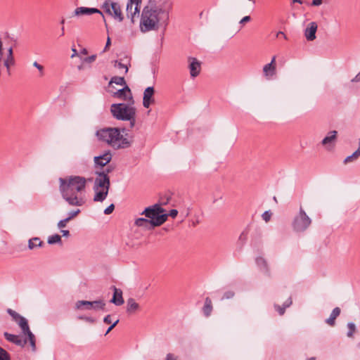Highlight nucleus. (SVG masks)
Segmentation results:
<instances>
[{"label":"nucleus","mask_w":360,"mask_h":360,"mask_svg":"<svg viewBox=\"0 0 360 360\" xmlns=\"http://www.w3.org/2000/svg\"><path fill=\"white\" fill-rule=\"evenodd\" d=\"M59 191L62 198L71 206H82L84 203L81 193L84 191L86 179L80 176H70L58 179Z\"/></svg>","instance_id":"1"},{"label":"nucleus","mask_w":360,"mask_h":360,"mask_svg":"<svg viewBox=\"0 0 360 360\" xmlns=\"http://www.w3.org/2000/svg\"><path fill=\"white\" fill-rule=\"evenodd\" d=\"M170 6H146L143 8L140 22L141 30L146 32L156 30L158 25L165 27L169 20Z\"/></svg>","instance_id":"2"},{"label":"nucleus","mask_w":360,"mask_h":360,"mask_svg":"<svg viewBox=\"0 0 360 360\" xmlns=\"http://www.w3.org/2000/svg\"><path fill=\"white\" fill-rule=\"evenodd\" d=\"M110 112L117 120L129 121L130 128L134 127L136 123V108L124 103H113L110 106Z\"/></svg>","instance_id":"3"},{"label":"nucleus","mask_w":360,"mask_h":360,"mask_svg":"<svg viewBox=\"0 0 360 360\" xmlns=\"http://www.w3.org/2000/svg\"><path fill=\"white\" fill-rule=\"evenodd\" d=\"M165 210L158 203L152 206L146 207L145 210L141 213L144 214L148 218L151 224L155 226H159L164 224L168 217V214L165 213Z\"/></svg>","instance_id":"4"},{"label":"nucleus","mask_w":360,"mask_h":360,"mask_svg":"<svg viewBox=\"0 0 360 360\" xmlns=\"http://www.w3.org/2000/svg\"><path fill=\"white\" fill-rule=\"evenodd\" d=\"M7 312L20 327L22 333L28 336L32 349L34 352L36 350L35 336L30 329L27 320L11 309H8Z\"/></svg>","instance_id":"5"},{"label":"nucleus","mask_w":360,"mask_h":360,"mask_svg":"<svg viewBox=\"0 0 360 360\" xmlns=\"http://www.w3.org/2000/svg\"><path fill=\"white\" fill-rule=\"evenodd\" d=\"M311 219L307 214L302 207H300L299 212L296 214L292 222V227L295 232H304L311 225Z\"/></svg>","instance_id":"6"},{"label":"nucleus","mask_w":360,"mask_h":360,"mask_svg":"<svg viewBox=\"0 0 360 360\" xmlns=\"http://www.w3.org/2000/svg\"><path fill=\"white\" fill-rule=\"evenodd\" d=\"M127 129L125 128L117 127V135L114 134L112 141V148L115 150L124 149L129 148L132 143V140L127 137Z\"/></svg>","instance_id":"7"},{"label":"nucleus","mask_w":360,"mask_h":360,"mask_svg":"<svg viewBox=\"0 0 360 360\" xmlns=\"http://www.w3.org/2000/svg\"><path fill=\"white\" fill-rule=\"evenodd\" d=\"M114 134H118L117 133V127H105L97 130L96 132V136L98 141L106 143L112 148Z\"/></svg>","instance_id":"8"},{"label":"nucleus","mask_w":360,"mask_h":360,"mask_svg":"<svg viewBox=\"0 0 360 360\" xmlns=\"http://www.w3.org/2000/svg\"><path fill=\"white\" fill-rule=\"evenodd\" d=\"M83 307L86 310H105V302L103 300L94 301L79 300L75 304V307L77 309H82Z\"/></svg>","instance_id":"9"},{"label":"nucleus","mask_w":360,"mask_h":360,"mask_svg":"<svg viewBox=\"0 0 360 360\" xmlns=\"http://www.w3.org/2000/svg\"><path fill=\"white\" fill-rule=\"evenodd\" d=\"M95 174L97 175L94 180V190L96 191L99 188L109 190L110 186V177L108 175L104 174L103 172L96 171Z\"/></svg>","instance_id":"10"},{"label":"nucleus","mask_w":360,"mask_h":360,"mask_svg":"<svg viewBox=\"0 0 360 360\" xmlns=\"http://www.w3.org/2000/svg\"><path fill=\"white\" fill-rule=\"evenodd\" d=\"M94 13H99L102 15L103 20L105 21V27H108V25L105 22V17L103 15V13L98 8H87V7H77L75 11L74 14L75 15L79 16V15H90Z\"/></svg>","instance_id":"11"},{"label":"nucleus","mask_w":360,"mask_h":360,"mask_svg":"<svg viewBox=\"0 0 360 360\" xmlns=\"http://www.w3.org/2000/svg\"><path fill=\"white\" fill-rule=\"evenodd\" d=\"M154 93L155 90L153 86H148L144 90L143 98V105L144 108H148L155 102L153 98Z\"/></svg>","instance_id":"12"},{"label":"nucleus","mask_w":360,"mask_h":360,"mask_svg":"<svg viewBox=\"0 0 360 360\" xmlns=\"http://www.w3.org/2000/svg\"><path fill=\"white\" fill-rule=\"evenodd\" d=\"M318 29V25L316 22H311L308 24L307 27L304 29V34L307 41H311L316 39V33Z\"/></svg>","instance_id":"13"},{"label":"nucleus","mask_w":360,"mask_h":360,"mask_svg":"<svg viewBox=\"0 0 360 360\" xmlns=\"http://www.w3.org/2000/svg\"><path fill=\"white\" fill-rule=\"evenodd\" d=\"M338 131H330L328 135L322 140L321 144L325 146L328 150L332 149L335 146V142L337 139Z\"/></svg>","instance_id":"14"},{"label":"nucleus","mask_w":360,"mask_h":360,"mask_svg":"<svg viewBox=\"0 0 360 360\" xmlns=\"http://www.w3.org/2000/svg\"><path fill=\"white\" fill-rule=\"evenodd\" d=\"M112 160L111 153L108 150L105 152L103 155L96 156L94 161L96 166H100L101 168L106 166Z\"/></svg>","instance_id":"15"},{"label":"nucleus","mask_w":360,"mask_h":360,"mask_svg":"<svg viewBox=\"0 0 360 360\" xmlns=\"http://www.w3.org/2000/svg\"><path fill=\"white\" fill-rule=\"evenodd\" d=\"M188 61L190 62L188 68L191 77H196L200 72L201 63L195 58L189 57Z\"/></svg>","instance_id":"16"},{"label":"nucleus","mask_w":360,"mask_h":360,"mask_svg":"<svg viewBox=\"0 0 360 360\" xmlns=\"http://www.w3.org/2000/svg\"><path fill=\"white\" fill-rule=\"evenodd\" d=\"M140 9V4H135V2H132L131 0H129L127 4V15L128 18H130L131 22H134V18L136 14H139Z\"/></svg>","instance_id":"17"},{"label":"nucleus","mask_w":360,"mask_h":360,"mask_svg":"<svg viewBox=\"0 0 360 360\" xmlns=\"http://www.w3.org/2000/svg\"><path fill=\"white\" fill-rule=\"evenodd\" d=\"M4 335L8 341L20 347H24L27 344V341H29L28 337L22 340L19 336L8 333V332H5Z\"/></svg>","instance_id":"18"},{"label":"nucleus","mask_w":360,"mask_h":360,"mask_svg":"<svg viewBox=\"0 0 360 360\" xmlns=\"http://www.w3.org/2000/svg\"><path fill=\"white\" fill-rule=\"evenodd\" d=\"M114 96L122 98L124 101H131L132 103L134 102L131 90L127 85H125L122 89L117 91L114 94Z\"/></svg>","instance_id":"19"},{"label":"nucleus","mask_w":360,"mask_h":360,"mask_svg":"<svg viewBox=\"0 0 360 360\" xmlns=\"http://www.w3.org/2000/svg\"><path fill=\"white\" fill-rule=\"evenodd\" d=\"M113 295L110 300V302L116 306H120L124 304V301L122 297V291L120 288H117L115 286H112Z\"/></svg>","instance_id":"20"},{"label":"nucleus","mask_w":360,"mask_h":360,"mask_svg":"<svg viewBox=\"0 0 360 360\" xmlns=\"http://www.w3.org/2000/svg\"><path fill=\"white\" fill-rule=\"evenodd\" d=\"M15 65V58L13 56V48L10 47L8 49L6 58L4 60V65L6 68L8 75H11V67Z\"/></svg>","instance_id":"21"},{"label":"nucleus","mask_w":360,"mask_h":360,"mask_svg":"<svg viewBox=\"0 0 360 360\" xmlns=\"http://www.w3.org/2000/svg\"><path fill=\"white\" fill-rule=\"evenodd\" d=\"M255 262L262 274L266 276L270 275V271L268 266V264L265 259H264L262 257H258L256 258Z\"/></svg>","instance_id":"22"},{"label":"nucleus","mask_w":360,"mask_h":360,"mask_svg":"<svg viewBox=\"0 0 360 360\" xmlns=\"http://www.w3.org/2000/svg\"><path fill=\"white\" fill-rule=\"evenodd\" d=\"M135 225L139 227H142L146 230H151L155 226L151 224V221L146 218L140 217L135 220Z\"/></svg>","instance_id":"23"},{"label":"nucleus","mask_w":360,"mask_h":360,"mask_svg":"<svg viewBox=\"0 0 360 360\" xmlns=\"http://www.w3.org/2000/svg\"><path fill=\"white\" fill-rule=\"evenodd\" d=\"M276 65L271 64H266L263 67V73L267 79H271L276 75Z\"/></svg>","instance_id":"24"},{"label":"nucleus","mask_w":360,"mask_h":360,"mask_svg":"<svg viewBox=\"0 0 360 360\" xmlns=\"http://www.w3.org/2000/svg\"><path fill=\"white\" fill-rule=\"evenodd\" d=\"M112 10V17L117 19L119 22H122L124 19V16L122 13L120 6L118 3L114 2L113 4H110Z\"/></svg>","instance_id":"25"},{"label":"nucleus","mask_w":360,"mask_h":360,"mask_svg":"<svg viewBox=\"0 0 360 360\" xmlns=\"http://www.w3.org/2000/svg\"><path fill=\"white\" fill-rule=\"evenodd\" d=\"M44 245V242L39 237H33L28 240L27 248L29 250H34L41 248Z\"/></svg>","instance_id":"26"},{"label":"nucleus","mask_w":360,"mask_h":360,"mask_svg":"<svg viewBox=\"0 0 360 360\" xmlns=\"http://www.w3.org/2000/svg\"><path fill=\"white\" fill-rule=\"evenodd\" d=\"M109 190L107 189H101L95 191V195L94 197V200L95 202H103L105 200L108 196Z\"/></svg>","instance_id":"27"},{"label":"nucleus","mask_w":360,"mask_h":360,"mask_svg":"<svg viewBox=\"0 0 360 360\" xmlns=\"http://www.w3.org/2000/svg\"><path fill=\"white\" fill-rule=\"evenodd\" d=\"M340 309L339 307H335L333 309L330 317L326 320V323L328 325L333 326L335 323V320L340 314Z\"/></svg>","instance_id":"28"},{"label":"nucleus","mask_w":360,"mask_h":360,"mask_svg":"<svg viewBox=\"0 0 360 360\" xmlns=\"http://www.w3.org/2000/svg\"><path fill=\"white\" fill-rule=\"evenodd\" d=\"M212 311V300L210 297H206L205 300V304L202 307V312L206 317H208Z\"/></svg>","instance_id":"29"},{"label":"nucleus","mask_w":360,"mask_h":360,"mask_svg":"<svg viewBox=\"0 0 360 360\" xmlns=\"http://www.w3.org/2000/svg\"><path fill=\"white\" fill-rule=\"evenodd\" d=\"M139 305L136 303L133 298H129L127 302V311L128 313H132L139 309Z\"/></svg>","instance_id":"30"},{"label":"nucleus","mask_w":360,"mask_h":360,"mask_svg":"<svg viewBox=\"0 0 360 360\" xmlns=\"http://www.w3.org/2000/svg\"><path fill=\"white\" fill-rule=\"evenodd\" d=\"M292 304V299L289 297L283 304V307H281L278 304H274V307L276 310L278 312V314L282 316L284 314L285 309L289 307Z\"/></svg>","instance_id":"31"},{"label":"nucleus","mask_w":360,"mask_h":360,"mask_svg":"<svg viewBox=\"0 0 360 360\" xmlns=\"http://www.w3.org/2000/svg\"><path fill=\"white\" fill-rule=\"evenodd\" d=\"M360 157V146H358V148L350 155L347 156L344 160V163L347 164L357 160Z\"/></svg>","instance_id":"32"},{"label":"nucleus","mask_w":360,"mask_h":360,"mask_svg":"<svg viewBox=\"0 0 360 360\" xmlns=\"http://www.w3.org/2000/svg\"><path fill=\"white\" fill-rule=\"evenodd\" d=\"M248 230L245 229L243 231V232L240 234L238 240V245L242 248L246 243L248 240Z\"/></svg>","instance_id":"33"},{"label":"nucleus","mask_w":360,"mask_h":360,"mask_svg":"<svg viewBox=\"0 0 360 360\" xmlns=\"http://www.w3.org/2000/svg\"><path fill=\"white\" fill-rule=\"evenodd\" d=\"M114 1L112 0H105L101 6V8L104 11V12L109 15H112V10L110 6V4H113Z\"/></svg>","instance_id":"34"},{"label":"nucleus","mask_w":360,"mask_h":360,"mask_svg":"<svg viewBox=\"0 0 360 360\" xmlns=\"http://www.w3.org/2000/svg\"><path fill=\"white\" fill-rule=\"evenodd\" d=\"M47 243L49 245H53V244H56V243L61 244L62 243L61 236L57 233L51 235V236H49Z\"/></svg>","instance_id":"35"},{"label":"nucleus","mask_w":360,"mask_h":360,"mask_svg":"<svg viewBox=\"0 0 360 360\" xmlns=\"http://www.w3.org/2000/svg\"><path fill=\"white\" fill-rule=\"evenodd\" d=\"M110 83H115L117 85H121V86L126 85V82H125L124 78L123 77L115 76L111 78Z\"/></svg>","instance_id":"36"},{"label":"nucleus","mask_w":360,"mask_h":360,"mask_svg":"<svg viewBox=\"0 0 360 360\" xmlns=\"http://www.w3.org/2000/svg\"><path fill=\"white\" fill-rule=\"evenodd\" d=\"M347 328H348V331L347 333V337H349V338L353 337V334L356 330L355 324L352 322H349L347 323Z\"/></svg>","instance_id":"37"},{"label":"nucleus","mask_w":360,"mask_h":360,"mask_svg":"<svg viewBox=\"0 0 360 360\" xmlns=\"http://www.w3.org/2000/svg\"><path fill=\"white\" fill-rule=\"evenodd\" d=\"M129 66H130V63H129V65L127 64L122 63L121 61L115 60V67L122 69L124 68V74H127L129 70Z\"/></svg>","instance_id":"38"},{"label":"nucleus","mask_w":360,"mask_h":360,"mask_svg":"<svg viewBox=\"0 0 360 360\" xmlns=\"http://www.w3.org/2000/svg\"><path fill=\"white\" fill-rule=\"evenodd\" d=\"M0 360H11L10 354L0 347Z\"/></svg>","instance_id":"39"},{"label":"nucleus","mask_w":360,"mask_h":360,"mask_svg":"<svg viewBox=\"0 0 360 360\" xmlns=\"http://www.w3.org/2000/svg\"><path fill=\"white\" fill-rule=\"evenodd\" d=\"M69 221H70L67 218L61 219L58 222L57 227L61 230L66 226L67 223Z\"/></svg>","instance_id":"40"},{"label":"nucleus","mask_w":360,"mask_h":360,"mask_svg":"<svg viewBox=\"0 0 360 360\" xmlns=\"http://www.w3.org/2000/svg\"><path fill=\"white\" fill-rule=\"evenodd\" d=\"M115 169V166L112 165H108L105 169L102 171H98V172H103L105 175H108L109 173L112 172Z\"/></svg>","instance_id":"41"},{"label":"nucleus","mask_w":360,"mask_h":360,"mask_svg":"<svg viewBox=\"0 0 360 360\" xmlns=\"http://www.w3.org/2000/svg\"><path fill=\"white\" fill-rule=\"evenodd\" d=\"M80 212V210L77 209L76 210H72L68 214V217H66L69 221L75 217Z\"/></svg>","instance_id":"42"},{"label":"nucleus","mask_w":360,"mask_h":360,"mask_svg":"<svg viewBox=\"0 0 360 360\" xmlns=\"http://www.w3.org/2000/svg\"><path fill=\"white\" fill-rule=\"evenodd\" d=\"M234 295L235 293L231 290L226 291L224 293L221 300H228L233 298Z\"/></svg>","instance_id":"43"},{"label":"nucleus","mask_w":360,"mask_h":360,"mask_svg":"<svg viewBox=\"0 0 360 360\" xmlns=\"http://www.w3.org/2000/svg\"><path fill=\"white\" fill-rule=\"evenodd\" d=\"M262 219L268 222L271 217V212L270 211H265L262 215Z\"/></svg>","instance_id":"44"},{"label":"nucleus","mask_w":360,"mask_h":360,"mask_svg":"<svg viewBox=\"0 0 360 360\" xmlns=\"http://www.w3.org/2000/svg\"><path fill=\"white\" fill-rule=\"evenodd\" d=\"M114 210L115 205L113 204H111L104 210V214L108 215L111 214Z\"/></svg>","instance_id":"45"},{"label":"nucleus","mask_w":360,"mask_h":360,"mask_svg":"<svg viewBox=\"0 0 360 360\" xmlns=\"http://www.w3.org/2000/svg\"><path fill=\"white\" fill-rule=\"evenodd\" d=\"M96 55H91L89 57L85 58L84 59V62L91 63H93L96 60Z\"/></svg>","instance_id":"46"},{"label":"nucleus","mask_w":360,"mask_h":360,"mask_svg":"<svg viewBox=\"0 0 360 360\" xmlns=\"http://www.w3.org/2000/svg\"><path fill=\"white\" fill-rule=\"evenodd\" d=\"M33 66L38 69V70L40 72L41 75H42L44 73V67L39 64L37 61H34L33 63Z\"/></svg>","instance_id":"47"},{"label":"nucleus","mask_w":360,"mask_h":360,"mask_svg":"<svg viewBox=\"0 0 360 360\" xmlns=\"http://www.w3.org/2000/svg\"><path fill=\"white\" fill-rule=\"evenodd\" d=\"M119 323V319H117L110 326L108 327V330H106L105 335L108 334Z\"/></svg>","instance_id":"48"},{"label":"nucleus","mask_w":360,"mask_h":360,"mask_svg":"<svg viewBox=\"0 0 360 360\" xmlns=\"http://www.w3.org/2000/svg\"><path fill=\"white\" fill-rule=\"evenodd\" d=\"M79 319L92 323L95 322L94 319L89 316H79Z\"/></svg>","instance_id":"49"},{"label":"nucleus","mask_w":360,"mask_h":360,"mask_svg":"<svg viewBox=\"0 0 360 360\" xmlns=\"http://www.w3.org/2000/svg\"><path fill=\"white\" fill-rule=\"evenodd\" d=\"M166 360H179L177 356L173 354L169 353L167 354Z\"/></svg>","instance_id":"50"},{"label":"nucleus","mask_w":360,"mask_h":360,"mask_svg":"<svg viewBox=\"0 0 360 360\" xmlns=\"http://www.w3.org/2000/svg\"><path fill=\"white\" fill-rule=\"evenodd\" d=\"M167 214H168V216H170L172 218H175L178 214V211L175 209H173V210H171L169 211V213Z\"/></svg>","instance_id":"51"},{"label":"nucleus","mask_w":360,"mask_h":360,"mask_svg":"<svg viewBox=\"0 0 360 360\" xmlns=\"http://www.w3.org/2000/svg\"><path fill=\"white\" fill-rule=\"evenodd\" d=\"M323 3V0H312L311 5L313 6H319L321 5Z\"/></svg>","instance_id":"52"},{"label":"nucleus","mask_w":360,"mask_h":360,"mask_svg":"<svg viewBox=\"0 0 360 360\" xmlns=\"http://www.w3.org/2000/svg\"><path fill=\"white\" fill-rule=\"evenodd\" d=\"M250 20V16H249V15H246V16L243 17V18L240 20V24H244V23H245V22H249Z\"/></svg>","instance_id":"53"},{"label":"nucleus","mask_w":360,"mask_h":360,"mask_svg":"<svg viewBox=\"0 0 360 360\" xmlns=\"http://www.w3.org/2000/svg\"><path fill=\"white\" fill-rule=\"evenodd\" d=\"M103 322L106 324H110L111 323V319H110V315L108 314L107 316H105L103 319Z\"/></svg>","instance_id":"54"},{"label":"nucleus","mask_w":360,"mask_h":360,"mask_svg":"<svg viewBox=\"0 0 360 360\" xmlns=\"http://www.w3.org/2000/svg\"><path fill=\"white\" fill-rule=\"evenodd\" d=\"M352 82H360V72L351 80Z\"/></svg>","instance_id":"55"},{"label":"nucleus","mask_w":360,"mask_h":360,"mask_svg":"<svg viewBox=\"0 0 360 360\" xmlns=\"http://www.w3.org/2000/svg\"><path fill=\"white\" fill-rule=\"evenodd\" d=\"M60 232L63 237H68L70 236V231L68 230L61 229Z\"/></svg>","instance_id":"56"},{"label":"nucleus","mask_w":360,"mask_h":360,"mask_svg":"<svg viewBox=\"0 0 360 360\" xmlns=\"http://www.w3.org/2000/svg\"><path fill=\"white\" fill-rule=\"evenodd\" d=\"M110 44H111L110 38L108 37L107 39L106 44H105L103 51H105L108 49V48L110 45Z\"/></svg>","instance_id":"57"},{"label":"nucleus","mask_w":360,"mask_h":360,"mask_svg":"<svg viewBox=\"0 0 360 360\" xmlns=\"http://www.w3.org/2000/svg\"><path fill=\"white\" fill-rule=\"evenodd\" d=\"M72 51L73 53L71 56V58H73V57H75L77 54V50L75 49H74V48L72 49Z\"/></svg>","instance_id":"58"},{"label":"nucleus","mask_w":360,"mask_h":360,"mask_svg":"<svg viewBox=\"0 0 360 360\" xmlns=\"http://www.w3.org/2000/svg\"><path fill=\"white\" fill-rule=\"evenodd\" d=\"M275 61H276V56H274L271 60V62L269 63V64H271V65H275Z\"/></svg>","instance_id":"59"},{"label":"nucleus","mask_w":360,"mask_h":360,"mask_svg":"<svg viewBox=\"0 0 360 360\" xmlns=\"http://www.w3.org/2000/svg\"><path fill=\"white\" fill-rule=\"evenodd\" d=\"M293 3H298L300 4H302L303 1L302 0H292Z\"/></svg>","instance_id":"60"},{"label":"nucleus","mask_w":360,"mask_h":360,"mask_svg":"<svg viewBox=\"0 0 360 360\" xmlns=\"http://www.w3.org/2000/svg\"><path fill=\"white\" fill-rule=\"evenodd\" d=\"M65 34V29H64V26L62 27L61 28V34H60V36H63Z\"/></svg>","instance_id":"61"},{"label":"nucleus","mask_w":360,"mask_h":360,"mask_svg":"<svg viewBox=\"0 0 360 360\" xmlns=\"http://www.w3.org/2000/svg\"><path fill=\"white\" fill-rule=\"evenodd\" d=\"M132 2H135V4H140L141 3V0H131Z\"/></svg>","instance_id":"62"},{"label":"nucleus","mask_w":360,"mask_h":360,"mask_svg":"<svg viewBox=\"0 0 360 360\" xmlns=\"http://www.w3.org/2000/svg\"><path fill=\"white\" fill-rule=\"evenodd\" d=\"M82 53L83 54H87V50L86 49H84L82 51H81Z\"/></svg>","instance_id":"63"},{"label":"nucleus","mask_w":360,"mask_h":360,"mask_svg":"<svg viewBox=\"0 0 360 360\" xmlns=\"http://www.w3.org/2000/svg\"><path fill=\"white\" fill-rule=\"evenodd\" d=\"M308 360H315V357H311Z\"/></svg>","instance_id":"64"}]
</instances>
